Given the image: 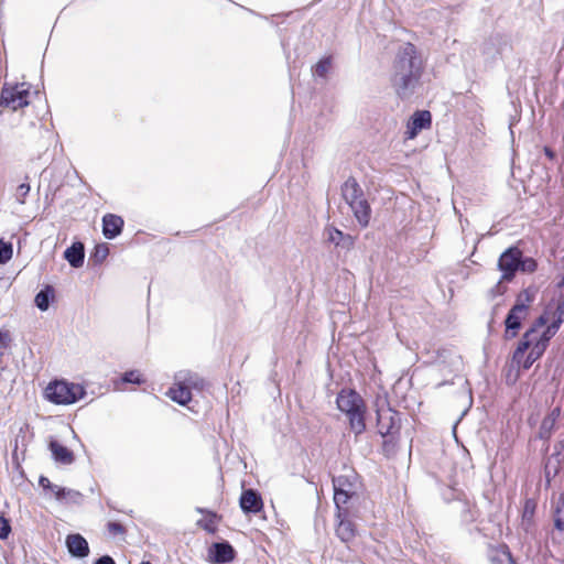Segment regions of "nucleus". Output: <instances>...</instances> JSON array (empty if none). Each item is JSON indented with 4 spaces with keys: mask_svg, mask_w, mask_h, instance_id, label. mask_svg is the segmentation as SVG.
Wrapping results in <instances>:
<instances>
[{
    "mask_svg": "<svg viewBox=\"0 0 564 564\" xmlns=\"http://www.w3.org/2000/svg\"><path fill=\"white\" fill-rule=\"evenodd\" d=\"M240 507L243 512H259L262 508V501L259 495L252 490H245L240 497Z\"/></svg>",
    "mask_w": 564,
    "mask_h": 564,
    "instance_id": "4468645a",
    "label": "nucleus"
},
{
    "mask_svg": "<svg viewBox=\"0 0 564 564\" xmlns=\"http://www.w3.org/2000/svg\"><path fill=\"white\" fill-rule=\"evenodd\" d=\"M64 258L73 268H80L85 258L84 245L82 242H74L65 250Z\"/></svg>",
    "mask_w": 564,
    "mask_h": 564,
    "instance_id": "f3484780",
    "label": "nucleus"
},
{
    "mask_svg": "<svg viewBox=\"0 0 564 564\" xmlns=\"http://www.w3.org/2000/svg\"><path fill=\"white\" fill-rule=\"evenodd\" d=\"M109 530L112 532V533H121L122 532V527L118 523H110L109 524Z\"/></svg>",
    "mask_w": 564,
    "mask_h": 564,
    "instance_id": "c9c22d12",
    "label": "nucleus"
},
{
    "mask_svg": "<svg viewBox=\"0 0 564 564\" xmlns=\"http://www.w3.org/2000/svg\"><path fill=\"white\" fill-rule=\"evenodd\" d=\"M543 313H549L547 323L551 326H555V329L558 330L561 324L564 322V295L560 297L555 306L549 304Z\"/></svg>",
    "mask_w": 564,
    "mask_h": 564,
    "instance_id": "2eb2a0df",
    "label": "nucleus"
},
{
    "mask_svg": "<svg viewBox=\"0 0 564 564\" xmlns=\"http://www.w3.org/2000/svg\"><path fill=\"white\" fill-rule=\"evenodd\" d=\"M341 195L344 200L349 205L355 218L361 227H367L370 221V206L364 197V192L354 178H348L343 187Z\"/></svg>",
    "mask_w": 564,
    "mask_h": 564,
    "instance_id": "39448f33",
    "label": "nucleus"
},
{
    "mask_svg": "<svg viewBox=\"0 0 564 564\" xmlns=\"http://www.w3.org/2000/svg\"><path fill=\"white\" fill-rule=\"evenodd\" d=\"M432 123V116L430 111L422 110L413 113L406 124L405 135L406 139H414L424 129H429Z\"/></svg>",
    "mask_w": 564,
    "mask_h": 564,
    "instance_id": "9b49d317",
    "label": "nucleus"
},
{
    "mask_svg": "<svg viewBox=\"0 0 564 564\" xmlns=\"http://www.w3.org/2000/svg\"><path fill=\"white\" fill-rule=\"evenodd\" d=\"M12 245L0 240V263H6L12 258Z\"/></svg>",
    "mask_w": 564,
    "mask_h": 564,
    "instance_id": "bb28decb",
    "label": "nucleus"
},
{
    "mask_svg": "<svg viewBox=\"0 0 564 564\" xmlns=\"http://www.w3.org/2000/svg\"><path fill=\"white\" fill-rule=\"evenodd\" d=\"M68 552L76 557H85L89 553L87 541L80 534H69L66 538Z\"/></svg>",
    "mask_w": 564,
    "mask_h": 564,
    "instance_id": "ddd939ff",
    "label": "nucleus"
},
{
    "mask_svg": "<svg viewBox=\"0 0 564 564\" xmlns=\"http://www.w3.org/2000/svg\"><path fill=\"white\" fill-rule=\"evenodd\" d=\"M80 492L62 487L61 490L57 491V498L56 500L64 503H77L80 500Z\"/></svg>",
    "mask_w": 564,
    "mask_h": 564,
    "instance_id": "4be33fe9",
    "label": "nucleus"
},
{
    "mask_svg": "<svg viewBox=\"0 0 564 564\" xmlns=\"http://www.w3.org/2000/svg\"><path fill=\"white\" fill-rule=\"evenodd\" d=\"M422 59L417 55L415 46L410 43L401 46L392 75V85L400 97H408L413 91L422 75Z\"/></svg>",
    "mask_w": 564,
    "mask_h": 564,
    "instance_id": "f03ea898",
    "label": "nucleus"
},
{
    "mask_svg": "<svg viewBox=\"0 0 564 564\" xmlns=\"http://www.w3.org/2000/svg\"><path fill=\"white\" fill-rule=\"evenodd\" d=\"M123 382L141 384L143 382L142 376L137 370L128 371L123 375Z\"/></svg>",
    "mask_w": 564,
    "mask_h": 564,
    "instance_id": "cd10ccee",
    "label": "nucleus"
},
{
    "mask_svg": "<svg viewBox=\"0 0 564 564\" xmlns=\"http://www.w3.org/2000/svg\"><path fill=\"white\" fill-rule=\"evenodd\" d=\"M332 69V59L330 57H324L316 63L313 69V75L317 77L325 78L327 74Z\"/></svg>",
    "mask_w": 564,
    "mask_h": 564,
    "instance_id": "5701e85b",
    "label": "nucleus"
},
{
    "mask_svg": "<svg viewBox=\"0 0 564 564\" xmlns=\"http://www.w3.org/2000/svg\"><path fill=\"white\" fill-rule=\"evenodd\" d=\"M48 448L55 463L62 465H70L74 463L75 456L73 452L57 441L52 440L48 444Z\"/></svg>",
    "mask_w": 564,
    "mask_h": 564,
    "instance_id": "f8f14e48",
    "label": "nucleus"
},
{
    "mask_svg": "<svg viewBox=\"0 0 564 564\" xmlns=\"http://www.w3.org/2000/svg\"><path fill=\"white\" fill-rule=\"evenodd\" d=\"M521 252L516 248L505 251L498 261L499 270L502 272L501 281H510L520 268Z\"/></svg>",
    "mask_w": 564,
    "mask_h": 564,
    "instance_id": "9d476101",
    "label": "nucleus"
},
{
    "mask_svg": "<svg viewBox=\"0 0 564 564\" xmlns=\"http://www.w3.org/2000/svg\"><path fill=\"white\" fill-rule=\"evenodd\" d=\"M30 102V85L20 83L14 85L6 84L1 90L0 105L10 110H18Z\"/></svg>",
    "mask_w": 564,
    "mask_h": 564,
    "instance_id": "0eeeda50",
    "label": "nucleus"
},
{
    "mask_svg": "<svg viewBox=\"0 0 564 564\" xmlns=\"http://www.w3.org/2000/svg\"><path fill=\"white\" fill-rule=\"evenodd\" d=\"M549 313H542L523 334L512 362L518 369L528 370L546 350L551 338L557 333L555 326L547 323Z\"/></svg>",
    "mask_w": 564,
    "mask_h": 564,
    "instance_id": "f257e3e1",
    "label": "nucleus"
},
{
    "mask_svg": "<svg viewBox=\"0 0 564 564\" xmlns=\"http://www.w3.org/2000/svg\"><path fill=\"white\" fill-rule=\"evenodd\" d=\"M11 341V335L8 330H0V349L7 348Z\"/></svg>",
    "mask_w": 564,
    "mask_h": 564,
    "instance_id": "7c9ffc66",
    "label": "nucleus"
},
{
    "mask_svg": "<svg viewBox=\"0 0 564 564\" xmlns=\"http://www.w3.org/2000/svg\"><path fill=\"white\" fill-rule=\"evenodd\" d=\"M325 238L327 241L336 246L340 245L344 240H348L349 243H352V238L350 236H345L343 231L332 226L325 229Z\"/></svg>",
    "mask_w": 564,
    "mask_h": 564,
    "instance_id": "412c9836",
    "label": "nucleus"
},
{
    "mask_svg": "<svg viewBox=\"0 0 564 564\" xmlns=\"http://www.w3.org/2000/svg\"><path fill=\"white\" fill-rule=\"evenodd\" d=\"M30 192V185L22 183L17 187L15 196L19 203L24 204L25 197Z\"/></svg>",
    "mask_w": 564,
    "mask_h": 564,
    "instance_id": "c85d7f7f",
    "label": "nucleus"
},
{
    "mask_svg": "<svg viewBox=\"0 0 564 564\" xmlns=\"http://www.w3.org/2000/svg\"><path fill=\"white\" fill-rule=\"evenodd\" d=\"M216 563H227L234 560L235 551L228 543H215L210 550Z\"/></svg>",
    "mask_w": 564,
    "mask_h": 564,
    "instance_id": "a211bd4d",
    "label": "nucleus"
},
{
    "mask_svg": "<svg viewBox=\"0 0 564 564\" xmlns=\"http://www.w3.org/2000/svg\"><path fill=\"white\" fill-rule=\"evenodd\" d=\"M96 564H115V561L110 556H102L100 557Z\"/></svg>",
    "mask_w": 564,
    "mask_h": 564,
    "instance_id": "f704fd0d",
    "label": "nucleus"
},
{
    "mask_svg": "<svg viewBox=\"0 0 564 564\" xmlns=\"http://www.w3.org/2000/svg\"><path fill=\"white\" fill-rule=\"evenodd\" d=\"M560 414H561V409L557 406V408H554L546 417H544V420L542 421L541 427H540V436L542 438H547L551 435V432H552L557 419L560 417Z\"/></svg>",
    "mask_w": 564,
    "mask_h": 564,
    "instance_id": "aec40b11",
    "label": "nucleus"
},
{
    "mask_svg": "<svg viewBox=\"0 0 564 564\" xmlns=\"http://www.w3.org/2000/svg\"><path fill=\"white\" fill-rule=\"evenodd\" d=\"M343 517H346V512L341 510V516H337L339 522L336 528V534L343 542H349L355 538V529L352 523Z\"/></svg>",
    "mask_w": 564,
    "mask_h": 564,
    "instance_id": "6ab92c4d",
    "label": "nucleus"
},
{
    "mask_svg": "<svg viewBox=\"0 0 564 564\" xmlns=\"http://www.w3.org/2000/svg\"><path fill=\"white\" fill-rule=\"evenodd\" d=\"M53 294V291L47 288L46 290H42L35 296V305L41 311H46L50 306V299Z\"/></svg>",
    "mask_w": 564,
    "mask_h": 564,
    "instance_id": "b1692460",
    "label": "nucleus"
},
{
    "mask_svg": "<svg viewBox=\"0 0 564 564\" xmlns=\"http://www.w3.org/2000/svg\"><path fill=\"white\" fill-rule=\"evenodd\" d=\"M97 252L98 253L100 252L101 259H104L108 252V249H107V247L104 246V247L98 248Z\"/></svg>",
    "mask_w": 564,
    "mask_h": 564,
    "instance_id": "4c0bfd02",
    "label": "nucleus"
},
{
    "mask_svg": "<svg viewBox=\"0 0 564 564\" xmlns=\"http://www.w3.org/2000/svg\"><path fill=\"white\" fill-rule=\"evenodd\" d=\"M11 532V527L9 524V521L3 518V517H0V539L4 540L9 536Z\"/></svg>",
    "mask_w": 564,
    "mask_h": 564,
    "instance_id": "c756f323",
    "label": "nucleus"
},
{
    "mask_svg": "<svg viewBox=\"0 0 564 564\" xmlns=\"http://www.w3.org/2000/svg\"><path fill=\"white\" fill-rule=\"evenodd\" d=\"M545 154L550 158V159H553L554 154L553 152L549 149V148H545Z\"/></svg>",
    "mask_w": 564,
    "mask_h": 564,
    "instance_id": "58836bf2",
    "label": "nucleus"
},
{
    "mask_svg": "<svg viewBox=\"0 0 564 564\" xmlns=\"http://www.w3.org/2000/svg\"><path fill=\"white\" fill-rule=\"evenodd\" d=\"M85 395L83 386L56 380L51 382L45 389V397L55 404H73Z\"/></svg>",
    "mask_w": 564,
    "mask_h": 564,
    "instance_id": "423d86ee",
    "label": "nucleus"
},
{
    "mask_svg": "<svg viewBox=\"0 0 564 564\" xmlns=\"http://www.w3.org/2000/svg\"><path fill=\"white\" fill-rule=\"evenodd\" d=\"M39 485L43 488L44 495L47 496V489L52 486L50 479L45 476H41L39 479Z\"/></svg>",
    "mask_w": 564,
    "mask_h": 564,
    "instance_id": "473e14b6",
    "label": "nucleus"
},
{
    "mask_svg": "<svg viewBox=\"0 0 564 564\" xmlns=\"http://www.w3.org/2000/svg\"><path fill=\"white\" fill-rule=\"evenodd\" d=\"M123 220L121 217L108 214L102 218V232L106 238L112 239L121 232Z\"/></svg>",
    "mask_w": 564,
    "mask_h": 564,
    "instance_id": "dca6fc26",
    "label": "nucleus"
},
{
    "mask_svg": "<svg viewBox=\"0 0 564 564\" xmlns=\"http://www.w3.org/2000/svg\"><path fill=\"white\" fill-rule=\"evenodd\" d=\"M333 486L334 502L338 510V517H340L341 507L346 505L356 492V476L354 473L337 476L333 479Z\"/></svg>",
    "mask_w": 564,
    "mask_h": 564,
    "instance_id": "1a4fd4ad",
    "label": "nucleus"
},
{
    "mask_svg": "<svg viewBox=\"0 0 564 564\" xmlns=\"http://www.w3.org/2000/svg\"><path fill=\"white\" fill-rule=\"evenodd\" d=\"M538 292L536 286L530 285L517 295L516 302L505 319V338L507 340L518 336L523 321L530 315V310L536 300Z\"/></svg>",
    "mask_w": 564,
    "mask_h": 564,
    "instance_id": "7ed1b4c3",
    "label": "nucleus"
},
{
    "mask_svg": "<svg viewBox=\"0 0 564 564\" xmlns=\"http://www.w3.org/2000/svg\"><path fill=\"white\" fill-rule=\"evenodd\" d=\"M555 527L558 529V530H562L563 527H564V522L562 521V519L557 516L555 518Z\"/></svg>",
    "mask_w": 564,
    "mask_h": 564,
    "instance_id": "e433bc0d",
    "label": "nucleus"
},
{
    "mask_svg": "<svg viewBox=\"0 0 564 564\" xmlns=\"http://www.w3.org/2000/svg\"><path fill=\"white\" fill-rule=\"evenodd\" d=\"M378 423L379 431L382 435L391 434V430L393 427V415L391 413L388 416L386 414H379Z\"/></svg>",
    "mask_w": 564,
    "mask_h": 564,
    "instance_id": "393cba45",
    "label": "nucleus"
},
{
    "mask_svg": "<svg viewBox=\"0 0 564 564\" xmlns=\"http://www.w3.org/2000/svg\"><path fill=\"white\" fill-rule=\"evenodd\" d=\"M535 267L536 264L532 259H527L523 261L520 260V268L522 271L531 272L534 271Z\"/></svg>",
    "mask_w": 564,
    "mask_h": 564,
    "instance_id": "2f4dec72",
    "label": "nucleus"
},
{
    "mask_svg": "<svg viewBox=\"0 0 564 564\" xmlns=\"http://www.w3.org/2000/svg\"><path fill=\"white\" fill-rule=\"evenodd\" d=\"M336 402L338 410L348 416L351 431L361 434L366 429V406L361 397L354 390H341Z\"/></svg>",
    "mask_w": 564,
    "mask_h": 564,
    "instance_id": "20e7f679",
    "label": "nucleus"
},
{
    "mask_svg": "<svg viewBox=\"0 0 564 564\" xmlns=\"http://www.w3.org/2000/svg\"><path fill=\"white\" fill-rule=\"evenodd\" d=\"M62 489V486H58V485H54L52 484V486L50 487V489H47V496H53L55 499L57 498V491Z\"/></svg>",
    "mask_w": 564,
    "mask_h": 564,
    "instance_id": "72a5a7b5",
    "label": "nucleus"
},
{
    "mask_svg": "<svg viewBox=\"0 0 564 564\" xmlns=\"http://www.w3.org/2000/svg\"><path fill=\"white\" fill-rule=\"evenodd\" d=\"M140 564H150L149 562H141Z\"/></svg>",
    "mask_w": 564,
    "mask_h": 564,
    "instance_id": "ea45409f",
    "label": "nucleus"
},
{
    "mask_svg": "<svg viewBox=\"0 0 564 564\" xmlns=\"http://www.w3.org/2000/svg\"><path fill=\"white\" fill-rule=\"evenodd\" d=\"M198 525L208 532H214L217 525V516L215 513L208 512L204 519L198 521Z\"/></svg>",
    "mask_w": 564,
    "mask_h": 564,
    "instance_id": "a878e982",
    "label": "nucleus"
},
{
    "mask_svg": "<svg viewBox=\"0 0 564 564\" xmlns=\"http://www.w3.org/2000/svg\"><path fill=\"white\" fill-rule=\"evenodd\" d=\"M177 382L170 388L167 395L181 405L187 404L192 400L191 388H202L203 380L195 375H185L180 372L176 376Z\"/></svg>",
    "mask_w": 564,
    "mask_h": 564,
    "instance_id": "6e6552de",
    "label": "nucleus"
}]
</instances>
